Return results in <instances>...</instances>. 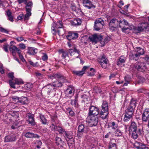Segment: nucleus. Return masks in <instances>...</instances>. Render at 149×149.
I'll use <instances>...</instances> for the list:
<instances>
[{"mask_svg":"<svg viewBox=\"0 0 149 149\" xmlns=\"http://www.w3.org/2000/svg\"><path fill=\"white\" fill-rule=\"evenodd\" d=\"M19 117L18 113L16 111H11L6 114V117L7 118H6V120L8 123H10L12 121H15V123L11 126V128L12 129L16 128L15 126L17 125L16 123H17V121L19 120Z\"/></svg>","mask_w":149,"mask_h":149,"instance_id":"1","label":"nucleus"},{"mask_svg":"<svg viewBox=\"0 0 149 149\" xmlns=\"http://www.w3.org/2000/svg\"><path fill=\"white\" fill-rule=\"evenodd\" d=\"M149 16L140 17V32L149 31Z\"/></svg>","mask_w":149,"mask_h":149,"instance_id":"2","label":"nucleus"},{"mask_svg":"<svg viewBox=\"0 0 149 149\" xmlns=\"http://www.w3.org/2000/svg\"><path fill=\"white\" fill-rule=\"evenodd\" d=\"M68 45L69 48L68 52L70 55L77 58H79L80 51L76 48L75 45L73 43L68 42Z\"/></svg>","mask_w":149,"mask_h":149,"instance_id":"3","label":"nucleus"},{"mask_svg":"<svg viewBox=\"0 0 149 149\" xmlns=\"http://www.w3.org/2000/svg\"><path fill=\"white\" fill-rule=\"evenodd\" d=\"M146 63L149 65V56L144 55L140 56V71L143 72L146 69Z\"/></svg>","mask_w":149,"mask_h":149,"instance_id":"4","label":"nucleus"},{"mask_svg":"<svg viewBox=\"0 0 149 149\" xmlns=\"http://www.w3.org/2000/svg\"><path fill=\"white\" fill-rule=\"evenodd\" d=\"M98 119L97 116H88L86 122L88 126L92 127L97 125L98 123Z\"/></svg>","mask_w":149,"mask_h":149,"instance_id":"5","label":"nucleus"},{"mask_svg":"<svg viewBox=\"0 0 149 149\" xmlns=\"http://www.w3.org/2000/svg\"><path fill=\"white\" fill-rule=\"evenodd\" d=\"M119 20L116 18L111 19L108 24L110 30L113 31L117 30L118 28Z\"/></svg>","mask_w":149,"mask_h":149,"instance_id":"6","label":"nucleus"},{"mask_svg":"<svg viewBox=\"0 0 149 149\" xmlns=\"http://www.w3.org/2000/svg\"><path fill=\"white\" fill-rule=\"evenodd\" d=\"M104 21L101 18L97 19L95 21L94 29L98 31L102 29L104 25Z\"/></svg>","mask_w":149,"mask_h":149,"instance_id":"7","label":"nucleus"},{"mask_svg":"<svg viewBox=\"0 0 149 149\" xmlns=\"http://www.w3.org/2000/svg\"><path fill=\"white\" fill-rule=\"evenodd\" d=\"M88 130V127L84 124L80 125L78 127V136L79 137L82 136L84 133H87Z\"/></svg>","mask_w":149,"mask_h":149,"instance_id":"8","label":"nucleus"},{"mask_svg":"<svg viewBox=\"0 0 149 149\" xmlns=\"http://www.w3.org/2000/svg\"><path fill=\"white\" fill-rule=\"evenodd\" d=\"M99 114V109L96 107L91 106L89 109L88 116H97Z\"/></svg>","mask_w":149,"mask_h":149,"instance_id":"9","label":"nucleus"},{"mask_svg":"<svg viewBox=\"0 0 149 149\" xmlns=\"http://www.w3.org/2000/svg\"><path fill=\"white\" fill-rule=\"evenodd\" d=\"M96 1V0H83V4L85 7L90 9L95 7V6L93 4V2H95Z\"/></svg>","mask_w":149,"mask_h":149,"instance_id":"10","label":"nucleus"},{"mask_svg":"<svg viewBox=\"0 0 149 149\" xmlns=\"http://www.w3.org/2000/svg\"><path fill=\"white\" fill-rule=\"evenodd\" d=\"M45 90L47 91V94L52 96L55 95V91H54V88L51 85L49 84L44 87Z\"/></svg>","mask_w":149,"mask_h":149,"instance_id":"11","label":"nucleus"},{"mask_svg":"<svg viewBox=\"0 0 149 149\" xmlns=\"http://www.w3.org/2000/svg\"><path fill=\"white\" fill-rule=\"evenodd\" d=\"M125 114L124 118V121L127 122L129 121L132 117L134 111H132V109H127L125 110Z\"/></svg>","mask_w":149,"mask_h":149,"instance_id":"12","label":"nucleus"},{"mask_svg":"<svg viewBox=\"0 0 149 149\" xmlns=\"http://www.w3.org/2000/svg\"><path fill=\"white\" fill-rule=\"evenodd\" d=\"M9 83L11 87L14 88H16L15 84L19 85L23 84L22 80L16 78H14L13 80H9Z\"/></svg>","mask_w":149,"mask_h":149,"instance_id":"13","label":"nucleus"},{"mask_svg":"<svg viewBox=\"0 0 149 149\" xmlns=\"http://www.w3.org/2000/svg\"><path fill=\"white\" fill-rule=\"evenodd\" d=\"M63 26V24L62 21H59L56 23L54 22L52 25V30L54 34L56 32L55 29L61 28Z\"/></svg>","mask_w":149,"mask_h":149,"instance_id":"14","label":"nucleus"},{"mask_svg":"<svg viewBox=\"0 0 149 149\" xmlns=\"http://www.w3.org/2000/svg\"><path fill=\"white\" fill-rule=\"evenodd\" d=\"M102 37L99 35L94 34L91 36L89 37V39L93 43H96L98 41H100Z\"/></svg>","mask_w":149,"mask_h":149,"instance_id":"15","label":"nucleus"},{"mask_svg":"<svg viewBox=\"0 0 149 149\" xmlns=\"http://www.w3.org/2000/svg\"><path fill=\"white\" fill-rule=\"evenodd\" d=\"M118 28L120 27L122 29V30L123 32H125L126 30L128 29V28L125 27V25H128V22L125 20L123 19L122 20H119Z\"/></svg>","mask_w":149,"mask_h":149,"instance_id":"16","label":"nucleus"},{"mask_svg":"<svg viewBox=\"0 0 149 149\" xmlns=\"http://www.w3.org/2000/svg\"><path fill=\"white\" fill-rule=\"evenodd\" d=\"M27 121L29 124L31 125H34L36 123L33 115L31 113H28L26 116Z\"/></svg>","mask_w":149,"mask_h":149,"instance_id":"17","label":"nucleus"},{"mask_svg":"<svg viewBox=\"0 0 149 149\" xmlns=\"http://www.w3.org/2000/svg\"><path fill=\"white\" fill-rule=\"evenodd\" d=\"M16 139L15 135L13 133L8 135L5 136L4 141L5 142H12L15 141Z\"/></svg>","mask_w":149,"mask_h":149,"instance_id":"18","label":"nucleus"},{"mask_svg":"<svg viewBox=\"0 0 149 149\" xmlns=\"http://www.w3.org/2000/svg\"><path fill=\"white\" fill-rule=\"evenodd\" d=\"M60 133L62 134L65 137H66L69 139H71L73 138V133L71 131H65L63 128H62Z\"/></svg>","mask_w":149,"mask_h":149,"instance_id":"19","label":"nucleus"},{"mask_svg":"<svg viewBox=\"0 0 149 149\" xmlns=\"http://www.w3.org/2000/svg\"><path fill=\"white\" fill-rule=\"evenodd\" d=\"M142 120L143 121L145 122L148 120V125L149 128V109H147L145 110L142 115Z\"/></svg>","mask_w":149,"mask_h":149,"instance_id":"20","label":"nucleus"},{"mask_svg":"<svg viewBox=\"0 0 149 149\" xmlns=\"http://www.w3.org/2000/svg\"><path fill=\"white\" fill-rule=\"evenodd\" d=\"M78 37V34L77 33H74L71 32L68 33L66 37L69 40L77 39Z\"/></svg>","mask_w":149,"mask_h":149,"instance_id":"21","label":"nucleus"},{"mask_svg":"<svg viewBox=\"0 0 149 149\" xmlns=\"http://www.w3.org/2000/svg\"><path fill=\"white\" fill-rule=\"evenodd\" d=\"M67 81L66 80L62 79L59 81L53 82L51 85H52L54 88V87H61L62 86L63 82H65Z\"/></svg>","mask_w":149,"mask_h":149,"instance_id":"22","label":"nucleus"},{"mask_svg":"<svg viewBox=\"0 0 149 149\" xmlns=\"http://www.w3.org/2000/svg\"><path fill=\"white\" fill-rule=\"evenodd\" d=\"M88 67L84 66L82 68L81 71L73 70L72 72L74 74L78 76H82L84 73L85 71L87 69Z\"/></svg>","mask_w":149,"mask_h":149,"instance_id":"23","label":"nucleus"},{"mask_svg":"<svg viewBox=\"0 0 149 149\" xmlns=\"http://www.w3.org/2000/svg\"><path fill=\"white\" fill-rule=\"evenodd\" d=\"M108 111H105L103 109L101 110V111L99 114L100 117L104 119H106L108 117Z\"/></svg>","mask_w":149,"mask_h":149,"instance_id":"24","label":"nucleus"},{"mask_svg":"<svg viewBox=\"0 0 149 149\" xmlns=\"http://www.w3.org/2000/svg\"><path fill=\"white\" fill-rule=\"evenodd\" d=\"M74 88L73 86H69L66 90L65 93L68 95H74Z\"/></svg>","mask_w":149,"mask_h":149,"instance_id":"25","label":"nucleus"},{"mask_svg":"<svg viewBox=\"0 0 149 149\" xmlns=\"http://www.w3.org/2000/svg\"><path fill=\"white\" fill-rule=\"evenodd\" d=\"M50 128L52 130L57 131L59 132L60 133L62 129V128L60 126H55L53 123L51 124L50 126Z\"/></svg>","mask_w":149,"mask_h":149,"instance_id":"26","label":"nucleus"},{"mask_svg":"<svg viewBox=\"0 0 149 149\" xmlns=\"http://www.w3.org/2000/svg\"><path fill=\"white\" fill-rule=\"evenodd\" d=\"M37 52V49L33 47H28L27 53L30 55H34Z\"/></svg>","mask_w":149,"mask_h":149,"instance_id":"27","label":"nucleus"},{"mask_svg":"<svg viewBox=\"0 0 149 149\" xmlns=\"http://www.w3.org/2000/svg\"><path fill=\"white\" fill-rule=\"evenodd\" d=\"M81 20L79 19H74L71 21L70 23L72 25L74 26H78L81 24Z\"/></svg>","mask_w":149,"mask_h":149,"instance_id":"28","label":"nucleus"},{"mask_svg":"<svg viewBox=\"0 0 149 149\" xmlns=\"http://www.w3.org/2000/svg\"><path fill=\"white\" fill-rule=\"evenodd\" d=\"M25 136L28 138H39V136L37 134H35L30 132H27L25 134Z\"/></svg>","mask_w":149,"mask_h":149,"instance_id":"29","label":"nucleus"},{"mask_svg":"<svg viewBox=\"0 0 149 149\" xmlns=\"http://www.w3.org/2000/svg\"><path fill=\"white\" fill-rule=\"evenodd\" d=\"M139 56L140 53L137 52H136L134 55L132 54H130L129 55V57L131 60L137 61L139 59Z\"/></svg>","mask_w":149,"mask_h":149,"instance_id":"30","label":"nucleus"},{"mask_svg":"<svg viewBox=\"0 0 149 149\" xmlns=\"http://www.w3.org/2000/svg\"><path fill=\"white\" fill-rule=\"evenodd\" d=\"M136 101L133 99H132L130 103V104L127 109H132V111H134V109L136 106Z\"/></svg>","mask_w":149,"mask_h":149,"instance_id":"31","label":"nucleus"},{"mask_svg":"<svg viewBox=\"0 0 149 149\" xmlns=\"http://www.w3.org/2000/svg\"><path fill=\"white\" fill-rule=\"evenodd\" d=\"M7 18L8 20L12 22H13V17L12 15V13L10 11L8 10L6 12Z\"/></svg>","mask_w":149,"mask_h":149,"instance_id":"32","label":"nucleus"},{"mask_svg":"<svg viewBox=\"0 0 149 149\" xmlns=\"http://www.w3.org/2000/svg\"><path fill=\"white\" fill-rule=\"evenodd\" d=\"M101 107L102 109L101 110L103 109L105 111H108L109 108L108 104L106 101H103Z\"/></svg>","mask_w":149,"mask_h":149,"instance_id":"33","label":"nucleus"},{"mask_svg":"<svg viewBox=\"0 0 149 149\" xmlns=\"http://www.w3.org/2000/svg\"><path fill=\"white\" fill-rule=\"evenodd\" d=\"M136 123L134 122H132L129 129L130 133L131 131H136Z\"/></svg>","mask_w":149,"mask_h":149,"instance_id":"34","label":"nucleus"},{"mask_svg":"<svg viewBox=\"0 0 149 149\" xmlns=\"http://www.w3.org/2000/svg\"><path fill=\"white\" fill-rule=\"evenodd\" d=\"M126 60L125 57L124 56H120L119 58V60L118 61L117 65H121V63L125 62Z\"/></svg>","mask_w":149,"mask_h":149,"instance_id":"35","label":"nucleus"},{"mask_svg":"<svg viewBox=\"0 0 149 149\" xmlns=\"http://www.w3.org/2000/svg\"><path fill=\"white\" fill-rule=\"evenodd\" d=\"M77 98L78 96L77 95L75 97V99L74 100H72L71 102V104L73 106H74L76 107H77L78 106V104L77 103Z\"/></svg>","mask_w":149,"mask_h":149,"instance_id":"36","label":"nucleus"},{"mask_svg":"<svg viewBox=\"0 0 149 149\" xmlns=\"http://www.w3.org/2000/svg\"><path fill=\"white\" fill-rule=\"evenodd\" d=\"M26 4V10L31 11L33 5L32 3L30 1L29 2L27 1V3Z\"/></svg>","mask_w":149,"mask_h":149,"instance_id":"37","label":"nucleus"},{"mask_svg":"<svg viewBox=\"0 0 149 149\" xmlns=\"http://www.w3.org/2000/svg\"><path fill=\"white\" fill-rule=\"evenodd\" d=\"M55 141L57 145H61L63 142V141L62 139L58 137H56Z\"/></svg>","mask_w":149,"mask_h":149,"instance_id":"38","label":"nucleus"},{"mask_svg":"<svg viewBox=\"0 0 149 149\" xmlns=\"http://www.w3.org/2000/svg\"><path fill=\"white\" fill-rule=\"evenodd\" d=\"M40 121L44 125H47L48 124L47 122V119L45 118L44 116L42 115L40 116Z\"/></svg>","mask_w":149,"mask_h":149,"instance_id":"39","label":"nucleus"},{"mask_svg":"<svg viewBox=\"0 0 149 149\" xmlns=\"http://www.w3.org/2000/svg\"><path fill=\"white\" fill-rule=\"evenodd\" d=\"M22 100L19 101V102L21 103L20 104H27V98L25 97H22Z\"/></svg>","mask_w":149,"mask_h":149,"instance_id":"40","label":"nucleus"},{"mask_svg":"<svg viewBox=\"0 0 149 149\" xmlns=\"http://www.w3.org/2000/svg\"><path fill=\"white\" fill-rule=\"evenodd\" d=\"M100 64L102 63H105L109 62L108 60L106 58L105 56H102L99 62Z\"/></svg>","mask_w":149,"mask_h":149,"instance_id":"41","label":"nucleus"},{"mask_svg":"<svg viewBox=\"0 0 149 149\" xmlns=\"http://www.w3.org/2000/svg\"><path fill=\"white\" fill-rule=\"evenodd\" d=\"M26 13L25 14L24 17V20H28L29 18V17L31 15V11H26Z\"/></svg>","mask_w":149,"mask_h":149,"instance_id":"42","label":"nucleus"},{"mask_svg":"<svg viewBox=\"0 0 149 149\" xmlns=\"http://www.w3.org/2000/svg\"><path fill=\"white\" fill-rule=\"evenodd\" d=\"M36 145V146L38 149L40 148H41L42 144V142L40 141H36L35 143Z\"/></svg>","mask_w":149,"mask_h":149,"instance_id":"43","label":"nucleus"},{"mask_svg":"<svg viewBox=\"0 0 149 149\" xmlns=\"http://www.w3.org/2000/svg\"><path fill=\"white\" fill-rule=\"evenodd\" d=\"M60 54H61V56L63 58H65L67 56H68L67 53L66 52H64L62 49L60 50L59 51Z\"/></svg>","mask_w":149,"mask_h":149,"instance_id":"44","label":"nucleus"},{"mask_svg":"<svg viewBox=\"0 0 149 149\" xmlns=\"http://www.w3.org/2000/svg\"><path fill=\"white\" fill-rule=\"evenodd\" d=\"M33 87V85L31 83H27L25 84L24 87L25 89L27 90H30Z\"/></svg>","mask_w":149,"mask_h":149,"instance_id":"45","label":"nucleus"},{"mask_svg":"<svg viewBox=\"0 0 149 149\" xmlns=\"http://www.w3.org/2000/svg\"><path fill=\"white\" fill-rule=\"evenodd\" d=\"M109 149H117L116 144L110 143L109 144Z\"/></svg>","mask_w":149,"mask_h":149,"instance_id":"46","label":"nucleus"},{"mask_svg":"<svg viewBox=\"0 0 149 149\" xmlns=\"http://www.w3.org/2000/svg\"><path fill=\"white\" fill-rule=\"evenodd\" d=\"M16 47L15 46H13L12 47H9V49L10 51L12 53L13 55H15L16 53L15 49H14V48Z\"/></svg>","mask_w":149,"mask_h":149,"instance_id":"47","label":"nucleus"},{"mask_svg":"<svg viewBox=\"0 0 149 149\" xmlns=\"http://www.w3.org/2000/svg\"><path fill=\"white\" fill-rule=\"evenodd\" d=\"M115 135L117 136H121L122 134V132L121 130H116L115 132Z\"/></svg>","mask_w":149,"mask_h":149,"instance_id":"48","label":"nucleus"},{"mask_svg":"<svg viewBox=\"0 0 149 149\" xmlns=\"http://www.w3.org/2000/svg\"><path fill=\"white\" fill-rule=\"evenodd\" d=\"M133 29V32L134 33L137 34L140 32V27L139 26L138 27H134Z\"/></svg>","mask_w":149,"mask_h":149,"instance_id":"49","label":"nucleus"},{"mask_svg":"<svg viewBox=\"0 0 149 149\" xmlns=\"http://www.w3.org/2000/svg\"><path fill=\"white\" fill-rule=\"evenodd\" d=\"M102 67L104 68H106L109 65V62L102 63L101 64H100Z\"/></svg>","mask_w":149,"mask_h":149,"instance_id":"50","label":"nucleus"},{"mask_svg":"<svg viewBox=\"0 0 149 149\" xmlns=\"http://www.w3.org/2000/svg\"><path fill=\"white\" fill-rule=\"evenodd\" d=\"M94 89L95 91V92L97 93H100L101 92V90L100 88L97 87H95Z\"/></svg>","mask_w":149,"mask_h":149,"instance_id":"51","label":"nucleus"},{"mask_svg":"<svg viewBox=\"0 0 149 149\" xmlns=\"http://www.w3.org/2000/svg\"><path fill=\"white\" fill-rule=\"evenodd\" d=\"M108 38H105L103 41H101V44L102 45L101 46H103L105 43L107 42L108 41Z\"/></svg>","mask_w":149,"mask_h":149,"instance_id":"52","label":"nucleus"},{"mask_svg":"<svg viewBox=\"0 0 149 149\" xmlns=\"http://www.w3.org/2000/svg\"><path fill=\"white\" fill-rule=\"evenodd\" d=\"M136 131H131L130 133H132V136L134 139H136L137 138L138 135L136 133Z\"/></svg>","mask_w":149,"mask_h":149,"instance_id":"53","label":"nucleus"},{"mask_svg":"<svg viewBox=\"0 0 149 149\" xmlns=\"http://www.w3.org/2000/svg\"><path fill=\"white\" fill-rule=\"evenodd\" d=\"M112 129H116L117 127V125L115 124L114 122H112L110 123Z\"/></svg>","mask_w":149,"mask_h":149,"instance_id":"54","label":"nucleus"},{"mask_svg":"<svg viewBox=\"0 0 149 149\" xmlns=\"http://www.w3.org/2000/svg\"><path fill=\"white\" fill-rule=\"evenodd\" d=\"M0 31L2 32L5 33H8V31L1 27H0Z\"/></svg>","mask_w":149,"mask_h":149,"instance_id":"55","label":"nucleus"},{"mask_svg":"<svg viewBox=\"0 0 149 149\" xmlns=\"http://www.w3.org/2000/svg\"><path fill=\"white\" fill-rule=\"evenodd\" d=\"M53 76L55 78H60L59 80H61V79L64 78L63 77H61V75L58 74H55L53 75Z\"/></svg>","mask_w":149,"mask_h":149,"instance_id":"56","label":"nucleus"},{"mask_svg":"<svg viewBox=\"0 0 149 149\" xmlns=\"http://www.w3.org/2000/svg\"><path fill=\"white\" fill-rule=\"evenodd\" d=\"M48 59V56L45 54H43V56H42V59L43 60L45 61L47 60Z\"/></svg>","mask_w":149,"mask_h":149,"instance_id":"57","label":"nucleus"},{"mask_svg":"<svg viewBox=\"0 0 149 149\" xmlns=\"http://www.w3.org/2000/svg\"><path fill=\"white\" fill-rule=\"evenodd\" d=\"M44 66V64L42 65H41L38 64V62H37L34 63V65H33V66L34 67H39L40 68H41V67H43Z\"/></svg>","mask_w":149,"mask_h":149,"instance_id":"58","label":"nucleus"},{"mask_svg":"<svg viewBox=\"0 0 149 149\" xmlns=\"http://www.w3.org/2000/svg\"><path fill=\"white\" fill-rule=\"evenodd\" d=\"M8 76L9 77L12 79L11 80H13V79L14 78V75L13 73L12 72L9 73L8 74Z\"/></svg>","mask_w":149,"mask_h":149,"instance_id":"59","label":"nucleus"},{"mask_svg":"<svg viewBox=\"0 0 149 149\" xmlns=\"http://www.w3.org/2000/svg\"><path fill=\"white\" fill-rule=\"evenodd\" d=\"M24 16L23 14L21 13L17 17V19L19 20H21L22 19L24 18Z\"/></svg>","mask_w":149,"mask_h":149,"instance_id":"60","label":"nucleus"},{"mask_svg":"<svg viewBox=\"0 0 149 149\" xmlns=\"http://www.w3.org/2000/svg\"><path fill=\"white\" fill-rule=\"evenodd\" d=\"M14 49H15L16 52H17L18 55L21 54V51L20 49L16 47L14 48Z\"/></svg>","mask_w":149,"mask_h":149,"instance_id":"61","label":"nucleus"},{"mask_svg":"<svg viewBox=\"0 0 149 149\" xmlns=\"http://www.w3.org/2000/svg\"><path fill=\"white\" fill-rule=\"evenodd\" d=\"M19 46L21 49H25L26 47L25 45L23 43L20 44L19 45Z\"/></svg>","mask_w":149,"mask_h":149,"instance_id":"62","label":"nucleus"},{"mask_svg":"<svg viewBox=\"0 0 149 149\" xmlns=\"http://www.w3.org/2000/svg\"><path fill=\"white\" fill-rule=\"evenodd\" d=\"M18 2L19 4H21L22 3H24L25 4H26L27 3V0H18Z\"/></svg>","mask_w":149,"mask_h":149,"instance_id":"63","label":"nucleus"},{"mask_svg":"<svg viewBox=\"0 0 149 149\" xmlns=\"http://www.w3.org/2000/svg\"><path fill=\"white\" fill-rule=\"evenodd\" d=\"M140 149H148V147L145 145H141L140 147Z\"/></svg>","mask_w":149,"mask_h":149,"instance_id":"64","label":"nucleus"}]
</instances>
